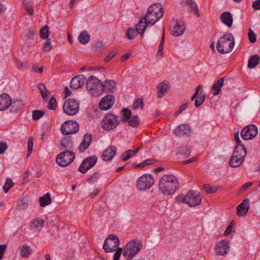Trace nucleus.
<instances>
[{
  "label": "nucleus",
  "instance_id": "nucleus-1",
  "mask_svg": "<svg viewBox=\"0 0 260 260\" xmlns=\"http://www.w3.org/2000/svg\"><path fill=\"white\" fill-rule=\"evenodd\" d=\"M158 186L163 194L171 195L178 189V181L173 175H165L160 179Z\"/></svg>",
  "mask_w": 260,
  "mask_h": 260
},
{
  "label": "nucleus",
  "instance_id": "nucleus-2",
  "mask_svg": "<svg viewBox=\"0 0 260 260\" xmlns=\"http://www.w3.org/2000/svg\"><path fill=\"white\" fill-rule=\"evenodd\" d=\"M235 45L234 37L231 34H224L217 43V49L222 54L231 52Z\"/></svg>",
  "mask_w": 260,
  "mask_h": 260
},
{
  "label": "nucleus",
  "instance_id": "nucleus-3",
  "mask_svg": "<svg viewBox=\"0 0 260 260\" xmlns=\"http://www.w3.org/2000/svg\"><path fill=\"white\" fill-rule=\"evenodd\" d=\"M142 242L136 239L128 242L123 248V255L126 259H131L142 249Z\"/></svg>",
  "mask_w": 260,
  "mask_h": 260
},
{
  "label": "nucleus",
  "instance_id": "nucleus-4",
  "mask_svg": "<svg viewBox=\"0 0 260 260\" xmlns=\"http://www.w3.org/2000/svg\"><path fill=\"white\" fill-rule=\"evenodd\" d=\"M102 82L96 77L91 76L87 79L86 88L93 96H98L101 95Z\"/></svg>",
  "mask_w": 260,
  "mask_h": 260
},
{
  "label": "nucleus",
  "instance_id": "nucleus-5",
  "mask_svg": "<svg viewBox=\"0 0 260 260\" xmlns=\"http://www.w3.org/2000/svg\"><path fill=\"white\" fill-rule=\"evenodd\" d=\"M75 158V153L71 151L66 150L59 153L56 158V163L60 167L70 165Z\"/></svg>",
  "mask_w": 260,
  "mask_h": 260
},
{
  "label": "nucleus",
  "instance_id": "nucleus-6",
  "mask_svg": "<svg viewBox=\"0 0 260 260\" xmlns=\"http://www.w3.org/2000/svg\"><path fill=\"white\" fill-rule=\"evenodd\" d=\"M120 121L118 119V116L111 113L106 115L101 122L102 127L106 130L113 129L119 125Z\"/></svg>",
  "mask_w": 260,
  "mask_h": 260
},
{
  "label": "nucleus",
  "instance_id": "nucleus-7",
  "mask_svg": "<svg viewBox=\"0 0 260 260\" xmlns=\"http://www.w3.org/2000/svg\"><path fill=\"white\" fill-rule=\"evenodd\" d=\"M119 240L118 238L114 235H111L106 238L103 246L105 252H112L118 249Z\"/></svg>",
  "mask_w": 260,
  "mask_h": 260
},
{
  "label": "nucleus",
  "instance_id": "nucleus-8",
  "mask_svg": "<svg viewBox=\"0 0 260 260\" xmlns=\"http://www.w3.org/2000/svg\"><path fill=\"white\" fill-rule=\"evenodd\" d=\"M63 110L66 114L74 116L79 112V103L74 99H69L64 102Z\"/></svg>",
  "mask_w": 260,
  "mask_h": 260
},
{
  "label": "nucleus",
  "instance_id": "nucleus-9",
  "mask_svg": "<svg viewBox=\"0 0 260 260\" xmlns=\"http://www.w3.org/2000/svg\"><path fill=\"white\" fill-rule=\"evenodd\" d=\"M79 129V125L75 120H67L64 122L60 127V131L64 135L73 134Z\"/></svg>",
  "mask_w": 260,
  "mask_h": 260
},
{
  "label": "nucleus",
  "instance_id": "nucleus-10",
  "mask_svg": "<svg viewBox=\"0 0 260 260\" xmlns=\"http://www.w3.org/2000/svg\"><path fill=\"white\" fill-rule=\"evenodd\" d=\"M154 183V178L152 175L145 174L137 180V186L140 190H145L150 188Z\"/></svg>",
  "mask_w": 260,
  "mask_h": 260
},
{
  "label": "nucleus",
  "instance_id": "nucleus-11",
  "mask_svg": "<svg viewBox=\"0 0 260 260\" xmlns=\"http://www.w3.org/2000/svg\"><path fill=\"white\" fill-rule=\"evenodd\" d=\"M258 133V128L254 124H250L245 126L241 132V136L244 140H251L254 138Z\"/></svg>",
  "mask_w": 260,
  "mask_h": 260
},
{
  "label": "nucleus",
  "instance_id": "nucleus-12",
  "mask_svg": "<svg viewBox=\"0 0 260 260\" xmlns=\"http://www.w3.org/2000/svg\"><path fill=\"white\" fill-rule=\"evenodd\" d=\"M185 200L187 201V204L192 207L200 204L202 202V197L200 193L190 190L186 194Z\"/></svg>",
  "mask_w": 260,
  "mask_h": 260
},
{
  "label": "nucleus",
  "instance_id": "nucleus-13",
  "mask_svg": "<svg viewBox=\"0 0 260 260\" xmlns=\"http://www.w3.org/2000/svg\"><path fill=\"white\" fill-rule=\"evenodd\" d=\"M97 160L98 157L95 155L87 157L81 163L78 169L79 171L82 173H85L95 165Z\"/></svg>",
  "mask_w": 260,
  "mask_h": 260
},
{
  "label": "nucleus",
  "instance_id": "nucleus-14",
  "mask_svg": "<svg viewBox=\"0 0 260 260\" xmlns=\"http://www.w3.org/2000/svg\"><path fill=\"white\" fill-rule=\"evenodd\" d=\"M114 102L115 99L114 96L112 94H109L102 99L99 106L101 110H107L113 106Z\"/></svg>",
  "mask_w": 260,
  "mask_h": 260
},
{
  "label": "nucleus",
  "instance_id": "nucleus-15",
  "mask_svg": "<svg viewBox=\"0 0 260 260\" xmlns=\"http://www.w3.org/2000/svg\"><path fill=\"white\" fill-rule=\"evenodd\" d=\"M230 245L229 241L224 240L217 243L215 247V251L217 255H224L230 251Z\"/></svg>",
  "mask_w": 260,
  "mask_h": 260
},
{
  "label": "nucleus",
  "instance_id": "nucleus-16",
  "mask_svg": "<svg viewBox=\"0 0 260 260\" xmlns=\"http://www.w3.org/2000/svg\"><path fill=\"white\" fill-rule=\"evenodd\" d=\"M117 83L113 80L107 79L102 83L101 87V94L103 92L111 93H113L116 88Z\"/></svg>",
  "mask_w": 260,
  "mask_h": 260
},
{
  "label": "nucleus",
  "instance_id": "nucleus-17",
  "mask_svg": "<svg viewBox=\"0 0 260 260\" xmlns=\"http://www.w3.org/2000/svg\"><path fill=\"white\" fill-rule=\"evenodd\" d=\"M250 207L249 200L244 199L242 203L237 206V214L239 216H245Z\"/></svg>",
  "mask_w": 260,
  "mask_h": 260
},
{
  "label": "nucleus",
  "instance_id": "nucleus-18",
  "mask_svg": "<svg viewBox=\"0 0 260 260\" xmlns=\"http://www.w3.org/2000/svg\"><path fill=\"white\" fill-rule=\"evenodd\" d=\"M185 29L184 22L182 21L176 20L175 25L171 29V34L174 37H179L183 34Z\"/></svg>",
  "mask_w": 260,
  "mask_h": 260
},
{
  "label": "nucleus",
  "instance_id": "nucleus-19",
  "mask_svg": "<svg viewBox=\"0 0 260 260\" xmlns=\"http://www.w3.org/2000/svg\"><path fill=\"white\" fill-rule=\"evenodd\" d=\"M92 140V136L90 134H85L82 141L79 146V150L80 152H84L89 146Z\"/></svg>",
  "mask_w": 260,
  "mask_h": 260
},
{
  "label": "nucleus",
  "instance_id": "nucleus-20",
  "mask_svg": "<svg viewBox=\"0 0 260 260\" xmlns=\"http://www.w3.org/2000/svg\"><path fill=\"white\" fill-rule=\"evenodd\" d=\"M11 99L7 93H3L0 95V111H5L11 105Z\"/></svg>",
  "mask_w": 260,
  "mask_h": 260
},
{
  "label": "nucleus",
  "instance_id": "nucleus-21",
  "mask_svg": "<svg viewBox=\"0 0 260 260\" xmlns=\"http://www.w3.org/2000/svg\"><path fill=\"white\" fill-rule=\"evenodd\" d=\"M190 127L188 124H181L178 126L175 131V134L177 136L189 135L190 133Z\"/></svg>",
  "mask_w": 260,
  "mask_h": 260
},
{
  "label": "nucleus",
  "instance_id": "nucleus-22",
  "mask_svg": "<svg viewBox=\"0 0 260 260\" xmlns=\"http://www.w3.org/2000/svg\"><path fill=\"white\" fill-rule=\"evenodd\" d=\"M116 153V148L115 146H111L103 152L102 157L105 161H108L112 159Z\"/></svg>",
  "mask_w": 260,
  "mask_h": 260
},
{
  "label": "nucleus",
  "instance_id": "nucleus-23",
  "mask_svg": "<svg viewBox=\"0 0 260 260\" xmlns=\"http://www.w3.org/2000/svg\"><path fill=\"white\" fill-rule=\"evenodd\" d=\"M23 102L21 100L17 99L13 101L11 100V104L10 110L12 113H16L20 111L23 107Z\"/></svg>",
  "mask_w": 260,
  "mask_h": 260
},
{
  "label": "nucleus",
  "instance_id": "nucleus-24",
  "mask_svg": "<svg viewBox=\"0 0 260 260\" xmlns=\"http://www.w3.org/2000/svg\"><path fill=\"white\" fill-rule=\"evenodd\" d=\"M220 19L221 21L228 27H231L233 25V16L230 12H224L222 13L220 15Z\"/></svg>",
  "mask_w": 260,
  "mask_h": 260
},
{
  "label": "nucleus",
  "instance_id": "nucleus-25",
  "mask_svg": "<svg viewBox=\"0 0 260 260\" xmlns=\"http://www.w3.org/2000/svg\"><path fill=\"white\" fill-rule=\"evenodd\" d=\"M85 78H81L78 75L72 78L70 82V87L73 89H78L81 87L84 83Z\"/></svg>",
  "mask_w": 260,
  "mask_h": 260
},
{
  "label": "nucleus",
  "instance_id": "nucleus-26",
  "mask_svg": "<svg viewBox=\"0 0 260 260\" xmlns=\"http://www.w3.org/2000/svg\"><path fill=\"white\" fill-rule=\"evenodd\" d=\"M169 87V83L168 82L163 81L158 84L157 86V97L158 98H161L164 94L167 92Z\"/></svg>",
  "mask_w": 260,
  "mask_h": 260
},
{
  "label": "nucleus",
  "instance_id": "nucleus-27",
  "mask_svg": "<svg viewBox=\"0 0 260 260\" xmlns=\"http://www.w3.org/2000/svg\"><path fill=\"white\" fill-rule=\"evenodd\" d=\"M233 154L239 156L240 158H245L247 154V150L243 145H237L235 148Z\"/></svg>",
  "mask_w": 260,
  "mask_h": 260
},
{
  "label": "nucleus",
  "instance_id": "nucleus-28",
  "mask_svg": "<svg viewBox=\"0 0 260 260\" xmlns=\"http://www.w3.org/2000/svg\"><path fill=\"white\" fill-rule=\"evenodd\" d=\"M245 158H240L239 156L233 154L230 161L229 164L231 167L233 168H237L239 167L244 161Z\"/></svg>",
  "mask_w": 260,
  "mask_h": 260
},
{
  "label": "nucleus",
  "instance_id": "nucleus-29",
  "mask_svg": "<svg viewBox=\"0 0 260 260\" xmlns=\"http://www.w3.org/2000/svg\"><path fill=\"white\" fill-rule=\"evenodd\" d=\"M190 148L188 146H181L177 148L176 154L183 157H188L191 154Z\"/></svg>",
  "mask_w": 260,
  "mask_h": 260
},
{
  "label": "nucleus",
  "instance_id": "nucleus-30",
  "mask_svg": "<svg viewBox=\"0 0 260 260\" xmlns=\"http://www.w3.org/2000/svg\"><path fill=\"white\" fill-rule=\"evenodd\" d=\"M224 79L223 78L219 79L215 83L212 87V90L213 91V94L214 95H218L221 91V88L223 85Z\"/></svg>",
  "mask_w": 260,
  "mask_h": 260
},
{
  "label": "nucleus",
  "instance_id": "nucleus-31",
  "mask_svg": "<svg viewBox=\"0 0 260 260\" xmlns=\"http://www.w3.org/2000/svg\"><path fill=\"white\" fill-rule=\"evenodd\" d=\"M140 147H138L135 150H128L124 152L121 154V159L123 161H126L129 159L131 156L134 154L138 153V152L140 150Z\"/></svg>",
  "mask_w": 260,
  "mask_h": 260
},
{
  "label": "nucleus",
  "instance_id": "nucleus-32",
  "mask_svg": "<svg viewBox=\"0 0 260 260\" xmlns=\"http://www.w3.org/2000/svg\"><path fill=\"white\" fill-rule=\"evenodd\" d=\"M260 60V57L256 54L251 56L248 62V67L249 69H254L258 64Z\"/></svg>",
  "mask_w": 260,
  "mask_h": 260
},
{
  "label": "nucleus",
  "instance_id": "nucleus-33",
  "mask_svg": "<svg viewBox=\"0 0 260 260\" xmlns=\"http://www.w3.org/2000/svg\"><path fill=\"white\" fill-rule=\"evenodd\" d=\"M39 202L40 206L42 207L50 204L51 202L50 194L47 192L44 194L42 197H41L39 198Z\"/></svg>",
  "mask_w": 260,
  "mask_h": 260
},
{
  "label": "nucleus",
  "instance_id": "nucleus-34",
  "mask_svg": "<svg viewBox=\"0 0 260 260\" xmlns=\"http://www.w3.org/2000/svg\"><path fill=\"white\" fill-rule=\"evenodd\" d=\"M148 24L147 23V22H146V21L144 23L143 20L141 19L138 24H137L136 26V30L137 32L140 34L141 36H143Z\"/></svg>",
  "mask_w": 260,
  "mask_h": 260
},
{
  "label": "nucleus",
  "instance_id": "nucleus-35",
  "mask_svg": "<svg viewBox=\"0 0 260 260\" xmlns=\"http://www.w3.org/2000/svg\"><path fill=\"white\" fill-rule=\"evenodd\" d=\"M89 40L90 36L86 30L81 32L78 36L79 42L84 45L87 44L89 41Z\"/></svg>",
  "mask_w": 260,
  "mask_h": 260
},
{
  "label": "nucleus",
  "instance_id": "nucleus-36",
  "mask_svg": "<svg viewBox=\"0 0 260 260\" xmlns=\"http://www.w3.org/2000/svg\"><path fill=\"white\" fill-rule=\"evenodd\" d=\"M28 198L26 197L22 198L18 201L17 205V209L18 210H23L26 209L28 206Z\"/></svg>",
  "mask_w": 260,
  "mask_h": 260
},
{
  "label": "nucleus",
  "instance_id": "nucleus-37",
  "mask_svg": "<svg viewBox=\"0 0 260 260\" xmlns=\"http://www.w3.org/2000/svg\"><path fill=\"white\" fill-rule=\"evenodd\" d=\"M60 146L64 149H70L73 146L72 141L70 139H68L67 138L62 139L60 141Z\"/></svg>",
  "mask_w": 260,
  "mask_h": 260
},
{
  "label": "nucleus",
  "instance_id": "nucleus-38",
  "mask_svg": "<svg viewBox=\"0 0 260 260\" xmlns=\"http://www.w3.org/2000/svg\"><path fill=\"white\" fill-rule=\"evenodd\" d=\"M44 225V220L42 219H34L30 223V227L31 229H38L42 228Z\"/></svg>",
  "mask_w": 260,
  "mask_h": 260
},
{
  "label": "nucleus",
  "instance_id": "nucleus-39",
  "mask_svg": "<svg viewBox=\"0 0 260 260\" xmlns=\"http://www.w3.org/2000/svg\"><path fill=\"white\" fill-rule=\"evenodd\" d=\"M156 13L154 14H146L144 17V20L147 22L148 24L154 25L156 23Z\"/></svg>",
  "mask_w": 260,
  "mask_h": 260
},
{
  "label": "nucleus",
  "instance_id": "nucleus-40",
  "mask_svg": "<svg viewBox=\"0 0 260 260\" xmlns=\"http://www.w3.org/2000/svg\"><path fill=\"white\" fill-rule=\"evenodd\" d=\"M187 4L190 6L191 11L194 12L197 17H199L200 16V12L196 2L193 0H187Z\"/></svg>",
  "mask_w": 260,
  "mask_h": 260
},
{
  "label": "nucleus",
  "instance_id": "nucleus-41",
  "mask_svg": "<svg viewBox=\"0 0 260 260\" xmlns=\"http://www.w3.org/2000/svg\"><path fill=\"white\" fill-rule=\"evenodd\" d=\"M20 255L21 257H27L30 254V247L26 245H24L20 248Z\"/></svg>",
  "mask_w": 260,
  "mask_h": 260
},
{
  "label": "nucleus",
  "instance_id": "nucleus-42",
  "mask_svg": "<svg viewBox=\"0 0 260 260\" xmlns=\"http://www.w3.org/2000/svg\"><path fill=\"white\" fill-rule=\"evenodd\" d=\"M205 100V93L203 91H201L196 98L194 105L196 107L200 106L204 102Z\"/></svg>",
  "mask_w": 260,
  "mask_h": 260
},
{
  "label": "nucleus",
  "instance_id": "nucleus-43",
  "mask_svg": "<svg viewBox=\"0 0 260 260\" xmlns=\"http://www.w3.org/2000/svg\"><path fill=\"white\" fill-rule=\"evenodd\" d=\"M123 113L122 115V120L124 122H127L129 120L131 117H132V112L131 110L128 108H124L121 111Z\"/></svg>",
  "mask_w": 260,
  "mask_h": 260
},
{
  "label": "nucleus",
  "instance_id": "nucleus-44",
  "mask_svg": "<svg viewBox=\"0 0 260 260\" xmlns=\"http://www.w3.org/2000/svg\"><path fill=\"white\" fill-rule=\"evenodd\" d=\"M205 191L208 193H213L216 192L218 187L216 186H210L209 184H205L203 186Z\"/></svg>",
  "mask_w": 260,
  "mask_h": 260
},
{
  "label": "nucleus",
  "instance_id": "nucleus-45",
  "mask_svg": "<svg viewBox=\"0 0 260 260\" xmlns=\"http://www.w3.org/2000/svg\"><path fill=\"white\" fill-rule=\"evenodd\" d=\"M127 122L128 125L132 127H137L140 124V121L137 115H133Z\"/></svg>",
  "mask_w": 260,
  "mask_h": 260
},
{
  "label": "nucleus",
  "instance_id": "nucleus-46",
  "mask_svg": "<svg viewBox=\"0 0 260 260\" xmlns=\"http://www.w3.org/2000/svg\"><path fill=\"white\" fill-rule=\"evenodd\" d=\"M14 186V183L10 178L6 179V181L3 186V189L5 193H7L8 191Z\"/></svg>",
  "mask_w": 260,
  "mask_h": 260
},
{
  "label": "nucleus",
  "instance_id": "nucleus-47",
  "mask_svg": "<svg viewBox=\"0 0 260 260\" xmlns=\"http://www.w3.org/2000/svg\"><path fill=\"white\" fill-rule=\"evenodd\" d=\"M40 37L43 39H47L49 36V27L47 25H45L42 27L40 30Z\"/></svg>",
  "mask_w": 260,
  "mask_h": 260
},
{
  "label": "nucleus",
  "instance_id": "nucleus-48",
  "mask_svg": "<svg viewBox=\"0 0 260 260\" xmlns=\"http://www.w3.org/2000/svg\"><path fill=\"white\" fill-rule=\"evenodd\" d=\"M45 114L43 110H36L32 111V117L34 120H38Z\"/></svg>",
  "mask_w": 260,
  "mask_h": 260
},
{
  "label": "nucleus",
  "instance_id": "nucleus-49",
  "mask_svg": "<svg viewBox=\"0 0 260 260\" xmlns=\"http://www.w3.org/2000/svg\"><path fill=\"white\" fill-rule=\"evenodd\" d=\"M136 30L132 27L128 28L126 32V37L128 40H132L135 37Z\"/></svg>",
  "mask_w": 260,
  "mask_h": 260
},
{
  "label": "nucleus",
  "instance_id": "nucleus-50",
  "mask_svg": "<svg viewBox=\"0 0 260 260\" xmlns=\"http://www.w3.org/2000/svg\"><path fill=\"white\" fill-rule=\"evenodd\" d=\"M56 101L54 97H52L49 101L48 108L50 110H55L56 107Z\"/></svg>",
  "mask_w": 260,
  "mask_h": 260
},
{
  "label": "nucleus",
  "instance_id": "nucleus-51",
  "mask_svg": "<svg viewBox=\"0 0 260 260\" xmlns=\"http://www.w3.org/2000/svg\"><path fill=\"white\" fill-rule=\"evenodd\" d=\"M52 47L51 39H48L47 41L44 43L43 49L45 52H48L52 48Z\"/></svg>",
  "mask_w": 260,
  "mask_h": 260
},
{
  "label": "nucleus",
  "instance_id": "nucleus-52",
  "mask_svg": "<svg viewBox=\"0 0 260 260\" xmlns=\"http://www.w3.org/2000/svg\"><path fill=\"white\" fill-rule=\"evenodd\" d=\"M144 106V103L142 99L139 98L136 100V101L134 103V108L135 109H137L140 108L141 109L143 108Z\"/></svg>",
  "mask_w": 260,
  "mask_h": 260
},
{
  "label": "nucleus",
  "instance_id": "nucleus-53",
  "mask_svg": "<svg viewBox=\"0 0 260 260\" xmlns=\"http://www.w3.org/2000/svg\"><path fill=\"white\" fill-rule=\"evenodd\" d=\"M249 40L251 43H255L256 40V37L255 33L251 29H249L248 32Z\"/></svg>",
  "mask_w": 260,
  "mask_h": 260
},
{
  "label": "nucleus",
  "instance_id": "nucleus-54",
  "mask_svg": "<svg viewBox=\"0 0 260 260\" xmlns=\"http://www.w3.org/2000/svg\"><path fill=\"white\" fill-rule=\"evenodd\" d=\"M100 176V174L98 172H95L87 179V181L89 182H94L98 180Z\"/></svg>",
  "mask_w": 260,
  "mask_h": 260
},
{
  "label": "nucleus",
  "instance_id": "nucleus-55",
  "mask_svg": "<svg viewBox=\"0 0 260 260\" xmlns=\"http://www.w3.org/2000/svg\"><path fill=\"white\" fill-rule=\"evenodd\" d=\"M202 88H203L202 85H199L196 87V91L191 98V101H193L196 98H197L198 97V96L199 95V94L200 93L199 91H200V89Z\"/></svg>",
  "mask_w": 260,
  "mask_h": 260
},
{
  "label": "nucleus",
  "instance_id": "nucleus-56",
  "mask_svg": "<svg viewBox=\"0 0 260 260\" xmlns=\"http://www.w3.org/2000/svg\"><path fill=\"white\" fill-rule=\"evenodd\" d=\"M116 54V51L113 50L108 54V55L104 58L105 62H108L111 60Z\"/></svg>",
  "mask_w": 260,
  "mask_h": 260
},
{
  "label": "nucleus",
  "instance_id": "nucleus-57",
  "mask_svg": "<svg viewBox=\"0 0 260 260\" xmlns=\"http://www.w3.org/2000/svg\"><path fill=\"white\" fill-rule=\"evenodd\" d=\"M122 251L121 248H118L114 254L113 260H119Z\"/></svg>",
  "mask_w": 260,
  "mask_h": 260
},
{
  "label": "nucleus",
  "instance_id": "nucleus-58",
  "mask_svg": "<svg viewBox=\"0 0 260 260\" xmlns=\"http://www.w3.org/2000/svg\"><path fill=\"white\" fill-rule=\"evenodd\" d=\"M185 199L186 196L184 197L183 195H180L176 198V202L178 203H184L187 204V201Z\"/></svg>",
  "mask_w": 260,
  "mask_h": 260
},
{
  "label": "nucleus",
  "instance_id": "nucleus-59",
  "mask_svg": "<svg viewBox=\"0 0 260 260\" xmlns=\"http://www.w3.org/2000/svg\"><path fill=\"white\" fill-rule=\"evenodd\" d=\"M156 15L155 19L156 22L159 19L162 18L164 15L162 8H159L158 11L156 12Z\"/></svg>",
  "mask_w": 260,
  "mask_h": 260
},
{
  "label": "nucleus",
  "instance_id": "nucleus-60",
  "mask_svg": "<svg viewBox=\"0 0 260 260\" xmlns=\"http://www.w3.org/2000/svg\"><path fill=\"white\" fill-rule=\"evenodd\" d=\"M7 149V143L5 142H0V154H3Z\"/></svg>",
  "mask_w": 260,
  "mask_h": 260
},
{
  "label": "nucleus",
  "instance_id": "nucleus-61",
  "mask_svg": "<svg viewBox=\"0 0 260 260\" xmlns=\"http://www.w3.org/2000/svg\"><path fill=\"white\" fill-rule=\"evenodd\" d=\"M188 105V103L187 102L182 104L180 106V107L179 109H178V110L176 112L175 114L176 115H178L181 112L184 111L187 108Z\"/></svg>",
  "mask_w": 260,
  "mask_h": 260
},
{
  "label": "nucleus",
  "instance_id": "nucleus-62",
  "mask_svg": "<svg viewBox=\"0 0 260 260\" xmlns=\"http://www.w3.org/2000/svg\"><path fill=\"white\" fill-rule=\"evenodd\" d=\"M7 245L6 244L0 245V260L3 258V254L7 248Z\"/></svg>",
  "mask_w": 260,
  "mask_h": 260
},
{
  "label": "nucleus",
  "instance_id": "nucleus-63",
  "mask_svg": "<svg viewBox=\"0 0 260 260\" xmlns=\"http://www.w3.org/2000/svg\"><path fill=\"white\" fill-rule=\"evenodd\" d=\"M252 8L255 10H260V0L254 1L252 4Z\"/></svg>",
  "mask_w": 260,
  "mask_h": 260
},
{
  "label": "nucleus",
  "instance_id": "nucleus-64",
  "mask_svg": "<svg viewBox=\"0 0 260 260\" xmlns=\"http://www.w3.org/2000/svg\"><path fill=\"white\" fill-rule=\"evenodd\" d=\"M156 4L152 5L151 6H150L148 8L146 14H151L155 13L156 12L154 11V7H156Z\"/></svg>",
  "mask_w": 260,
  "mask_h": 260
}]
</instances>
